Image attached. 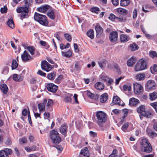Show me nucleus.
Segmentation results:
<instances>
[{"mask_svg":"<svg viewBox=\"0 0 157 157\" xmlns=\"http://www.w3.org/2000/svg\"><path fill=\"white\" fill-rule=\"evenodd\" d=\"M141 148L143 151L149 153L151 151L152 147L148 140L146 138L143 139L141 141Z\"/></svg>","mask_w":157,"mask_h":157,"instance_id":"f257e3e1","label":"nucleus"},{"mask_svg":"<svg viewBox=\"0 0 157 157\" xmlns=\"http://www.w3.org/2000/svg\"><path fill=\"white\" fill-rule=\"evenodd\" d=\"M34 18L42 25L46 26L48 25V22L47 20V17L44 15L35 13Z\"/></svg>","mask_w":157,"mask_h":157,"instance_id":"f03ea898","label":"nucleus"},{"mask_svg":"<svg viewBox=\"0 0 157 157\" xmlns=\"http://www.w3.org/2000/svg\"><path fill=\"white\" fill-rule=\"evenodd\" d=\"M147 63L145 60L141 59L139 60L135 66V69L136 71H139L146 69Z\"/></svg>","mask_w":157,"mask_h":157,"instance_id":"7ed1b4c3","label":"nucleus"},{"mask_svg":"<svg viewBox=\"0 0 157 157\" xmlns=\"http://www.w3.org/2000/svg\"><path fill=\"white\" fill-rule=\"evenodd\" d=\"M50 136L52 142L56 144H59L61 141V138L59 136L58 132L54 130L51 131Z\"/></svg>","mask_w":157,"mask_h":157,"instance_id":"20e7f679","label":"nucleus"},{"mask_svg":"<svg viewBox=\"0 0 157 157\" xmlns=\"http://www.w3.org/2000/svg\"><path fill=\"white\" fill-rule=\"evenodd\" d=\"M16 11L17 13H21L20 17L22 20L28 16L29 9L27 7H20L17 9Z\"/></svg>","mask_w":157,"mask_h":157,"instance_id":"39448f33","label":"nucleus"},{"mask_svg":"<svg viewBox=\"0 0 157 157\" xmlns=\"http://www.w3.org/2000/svg\"><path fill=\"white\" fill-rule=\"evenodd\" d=\"M96 116L99 123L105 122L107 119L106 114L101 111L98 112L96 113Z\"/></svg>","mask_w":157,"mask_h":157,"instance_id":"423d86ee","label":"nucleus"},{"mask_svg":"<svg viewBox=\"0 0 157 157\" xmlns=\"http://www.w3.org/2000/svg\"><path fill=\"white\" fill-rule=\"evenodd\" d=\"M41 66L43 70L47 72L50 71L52 68L51 66L46 61L42 62Z\"/></svg>","mask_w":157,"mask_h":157,"instance_id":"0eeeda50","label":"nucleus"},{"mask_svg":"<svg viewBox=\"0 0 157 157\" xmlns=\"http://www.w3.org/2000/svg\"><path fill=\"white\" fill-rule=\"evenodd\" d=\"M46 87L48 91L53 93L56 92L58 89V86L52 83L48 84Z\"/></svg>","mask_w":157,"mask_h":157,"instance_id":"6e6552de","label":"nucleus"},{"mask_svg":"<svg viewBox=\"0 0 157 157\" xmlns=\"http://www.w3.org/2000/svg\"><path fill=\"white\" fill-rule=\"evenodd\" d=\"M134 90V93L138 94L141 92L143 90V87L139 84L135 83L133 84Z\"/></svg>","mask_w":157,"mask_h":157,"instance_id":"1a4fd4ad","label":"nucleus"},{"mask_svg":"<svg viewBox=\"0 0 157 157\" xmlns=\"http://www.w3.org/2000/svg\"><path fill=\"white\" fill-rule=\"evenodd\" d=\"M101 80L104 82H107V85L109 86L111 85L113 82V80L111 78H109L107 76L101 75L100 77Z\"/></svg>","mask_w":157,"mask_h":157,"instance_id":"9d476101","label":"nucleus"},{"mask_svg":"<svg viewBox=\"0 0 157 157\" xmlns=\"http://www.w3.org/2000/svg\"><path fill=\"white\" fill-rule=\"evenodd\" d=\"M118 34L116 32H113L109 35V40L113 42H116L117 39Z\"/></svg>","mask_w":157,"mask_h":157,"instance_id":"9b49d317","label":"nucleus"},{"mask_svg":"<svg viewBox=\"0 0 157 157\" xmlns=\"http://www.w3.org/2000/svg\"><path fill=\"white\" fill-rule=\"evenodd\" d=\"M51 8V7L49 5H45L38 8H37V10L40 12L45 13L48 10H50Z\"/></svg>","mask_w":157,"mask_h":157,"instance_id":"f8f14e48","label":"nucleus"},{"mask_svg":"<svg viewBox=\"0 0 157 157\" xmlns=\"http://www.w3.org/2000/svg\"><path fill=\"white\" fill-rule=\"evenodd\" d=\"M155 86V83L153 80H150L147 83L146 86L148 90L154 89Z\"/></svg>","mask_w":157,"mask_h":157,"instance_id":"ddd939ff","label":"nucleus"},{"mask_svg":"<svg viewBox=\"0 0 157 157\" xmlns=\"http://www.w3.org/2000/svg\"><path fill=\"white\" fill-rule=\"evenodd\" d=\"M22 60L24 61H27L31 58L30 56L28 54L27 52L25 50L21 56Z\"/></svg>","mask_w":157,"mask_h":157,"instance_id":"4468645a","label":"nucleus"},{"mask_svg":"<svg viewBox=\"0 0 157 157\" xmlns=\"http://www.w3.org/2000/svg\"><path fill=\"white\" fill-rule=\"evenodd\" d=\"M67 127H68L66 125L64 124L61 125L59 128L60 132L65 136H67Z\"/></svg>","mask_w":157,"mask_h":157,"instance_id":"2eb2a0df","label":"nucleus"},{"mask_svg":"<svg viewBox=\"0 0 157 157\" xmlns=\"http://www.w3.org/2000/svg\"><path fill=\"white\" fill-rule=\"evenodd\" d=\"M97 33V36L99 37L103 32L102 28L99 25H97L95 27Z\"/></svg>","mask_w":157,"mask_h":157,"instance_id":"dca6fc26","label":"nucleus"},{"mask_svg":"<svg viewBox=\"0 0 157 157\" xmlns=\"http://www.w3.org/2000/svg\"><path fill=\"white\" fill-rule=\"evenodd\" d=\"M95 88L98 90H103L105 87L104 84L101 82H98L95 84Z\"/></svg>","mask_w":157,"mask_h":157,"instance_id":"f3484780","label":"nucleus"},{"mask_svg":"<svg viewBox=\"0 0 157 157\" xmlns=\"http://www.w3.org/2000/svg\"><path fill=\"white\" fill-rule=\"evenodd\" d=\"M13 80L17 82L22 81L23 78V77L21 75H18L15 74L13 75Z\"/></svg>","mask_w":157,"mask_h":157,"instance_id":"a211bd4d","label":"nucleus"},{"mask_svg":"<svg viewBox=\"0 0 157 157\" xmlns=\"http://www.w3.org/2000/svg\"><path fill=\"white\" fill-rule=\"evenodd\" d=\"M120 98L117 96H114L113 98L112 102L111 104V105H113L115 104H118L121 105L120 104Z\"/></svg>","mask_w":157,"mask_h":157,"instance_id":"6ab92c4d","label":"nucleus"},{"mask_svg":"<svg viewBox=\"0 0 157 157\" xmlns=\"http://www.w3.org/2000/svg\"><path fill=\"white\" fill-rule=\"evenodd\" d=\"M48 16L51 19L54 20L55 17L56 15H55L54 11L50 9L47 13Z\"/></svg>","mask_w":157,"mask_h":157,"instance_id":"aec40b11","label":"nucleus"},{"mask_svg":"<svg viewBox=\"0 0 157 157\" xmlns=\"http://www.w3.org/2000/svg\"><path fill=\"white\" fill-rule=\"evenodd\" d=\"M0 88L4 94H6L8 91V87L5 84H1L0 85Z\"/></svg>","mask_w":157,"mask_h":157,"instance_id":"412c9836","label":"nucleus"},{"mask_svg":"<svg viewBox=\"0 0 157 157\" xmlns=\"http://www.w3.org/2000/svg\"><path fill=\"white\" fill-rule=\"evenodd\" d=\"M139 103L138 100L135 98H132L129 100V104L131 105H135Z\"/></svg>","mask_w":157,"mask_h":157,"instance_id":"4be33fe9","label":"nucleus"},{"mask_svg":"<svg viewBox=\"0 0 157 157\" xmlns=\"http://www.w3.org/2000/svg\"><path fill=\"white\" fill-rule=\"evenodd\" d=\"M117 11L118 13L123 15H125L128 13V11L126 10L121 8L117 9Z\"/></svg>","mask_w":157,"mask_h":157,"instance_id":"5701e85b","label":"nucleus"},{"mask_svg":"<svg viewBox=\"0 0 157 157\" xmlns=\"http://www.w3.org/2000/svg\"><path fill=\"white\" fill-rule=\"evenodd\" d=\"M108 95L106 93H105L102 94L100 97V101L101 102H105L107 100Z\"/></svg>","mask_w":157,"mask_h":157,"instance_id":"b1692460","label":"nucleus"},{"mask_svg":"<svg viewBox=\"0 0 157 157\" xmlns=\"http://www.w3.org/2000/svg\"><path fill=\"white\" fill-rule=\"evenodd\" d=\"M136 61L135 59L132 57L127 61V65L129 67L132 66L135 64Z\"/></svg>","mask_w":157,"mask_h":157,"instance_id":"393cba45","label":"nucleus"},{"mask_svg":"<svg viewBox=\"0 0 157 157\" xmlns=\"http://www.w3.org/2000/svg\"><path fill=\"white\" fill-rule=\"evenodd\" d=\"M62 55L66 57H71L72 55V53L69 50L68 51L64 52L63 51H62Z\"/></svg>","mask_w":157,"mask_h":157,"instance_id":"a878e982","label":"nucleus"},{"mask_svg":"<svg viewBox=\"0 0 157 157\" xmlns=\"http://www.w3.org/2000/svg\"><path fill=\"white\" fill-rule=\"evenodd\" d=\"M7 24L8 26L11 29H13L14 28V23L12 19H9L7 22Z\"/></svg>","mask_w":157,"mask_h":157,"instance_id":"bb28decb","label":"nucleus"},{"mask_svg":"<svg viewBox=\"0 0 157 157\" xmlns=\"http://www.w3.org/2000/svg\"><path fill=\"white\" fill-rule=\"evenodd\" d=\"M87 35L90 38L92 39L94 37V31L92 29H90L86 33Z\"/></svg>","mask_w":157,"mask_h":157,"instance_id":"cd10ccee","label":"nucleus"},{"mask_svg":"<svg viewBox=\"0 0 157 157\" xmlns=\"http://www.w3.org/2000/svg\"><path fill=\"white\" fill-rule=\"evenodd\" d=\"M137 112L139 113L142 114V115L145 112L144 106L143 105L140 106L137 108Z\"/></svg>","mask_w":157,"mask_h":157,"instance_id":"c85d7f7f","label":"nucleus"},{"mask_svg":"<svg viewBox=\"0 0 157 157\" xmlns=\"http://www.w3.org/2000/svg\"><path fill=\"white\" fill-rule=\"evenodd\" d=\"M149 96L150 99L151 100H154L157 98V94L156 92H154L153 93H150L149 94Z\"/></svg>","mask_w":157,"mask_h":157,"instance_id":"c756f323","label":"nucleus"},{"mask_svg":"<svg viewBox=\"0 0 157 157\" xmlns=\"http://www.w3.org/2000/svg\"><path fill=\"white\" fill-rule=\"evenodd\" d=\"M147 133L148 135L151 137L153 138L154 137H156L157 136V134L154 132L151 131L149 129H147Z\"/></svg>","mask_w":157,"mask_h":157,"instance_id":"7c9ffc66","label":"nucleus"},{"mask_svg":"<svg viewBox=\"0 0 157 157\" xmlns=\"http://www.w3.org/2000/svg\"><path fill=\"white\" fill-rule=\"evenodd\" d=\"M85 154L86 155H89V151L87 147H85L82 148L80 154Z\"/></svg>","mask_w":157,"mask_h":157,"instance_id":"2f4dec72","label":"nucleus"},{"mask_svg":"<svg viewBox=\"0 0 157 157\" xmlns=\"http://www.w3.org/2000/svg\"><path fill=\"white\" fill-rule=\"evenodd\" d=\"M56 76V73L53 72L48 74L47 76L48 78L51 80H53Z\"/></svg>","mask_w":157,"mask_h":157,"instance_id":"473e14b6","label":"nucleus"},{"mask_svg":"<svg viewBox=\"0 0 157 157\" xmlns=\"http://www.w3.org/2000/svg\"><path fill=\"white\" fill-rule=\"evenodd\" d=\"M130 48L132 51H134L137 50L139 47L136 44H133L130 45Z\"/></svg>","mask_w":157,"mask_h":157,"instance_id":"72a5a7b5","label":"nucleus"},{"mask_svg":"<svg viewBox=\"0 0 157 157\" xmlns=\"http://www.w3.org/2000/svg\"><path fill=\"white\" fill-rule=\"evenodd\" d=\"M107 63V61L106 60H104V61H99L98 62V63L99 65V66L101 68H103V66L104 67L105 66L106 64Z\"/></svg>","mask_w":157,"mask_h":157,"instance_id":"f704fd0d","label":"nucleus"},{"mask_svg":"<svg viewBox=\"0 0 157 157\" xmlns=\"http://www.w3.org/2000/svg\"><path fill=\"white\" fill-rule=\"evenodd\" d=\"M90 10L92 12L95 13L96 14H98L99 12L100 11V9L96 7H94L91 8Z\"/></svg>","mask_w":157,"mask_h":157,"instance_id":"c9c22d12","label":"nucleus"},{"mask_svg":"<svg viewBox=\"0 0 157 157\" xmlns=\"http://www.w3.org/2000/svg\"><path fill=\"white\" fill-rule=\"evenodd\" d=\"M130 1H121L120 4L121 6H125L130 4Z\"/></svg>","mask_w":157,"mask_h":157,"instance_id":"e433bc0d","label":"nucleus"},{"mask_svg":"<svg viewBox=\"0 0 157 157\" xmlns=\"http://www.w3.org/2000/svg\"><path fill=\"white\" fill-rule=\"evenodd\" d=\"M145 77L144 74H139L137 75L136 76V78L137 79H139V80H143L144 79Z\"/></svg>","mask_w":157,"mask_h":157,"instance_id":"4c0bfd02","label":"nucleus"},{"mask_svg":"<svg viewBox=\"0 0 157 157\" xmlns=\"http://www.w3.org/2000/svg\"><path fill=\"white\" fill-rule=\"evenodd\" d=\"M36 147L35 146H33L31 147H25V149L27 151H32L36 150Z\"/></svg>","mask_w":157,"mask_h":157,"instance_id":"58836bf2","label":"nucleus"},{"mask_svg":"<svg viewBox=\"0 0 157 157\" xmlns=\"http://www.w3.org/2000/svg\"><path fill=\"white\" fill-rule=\"evenodd\" d=\"M120 40L122 42H126L128 41L127 36L125 35L122 34L121 36Z\"/></svg>","mask_w":157,"mask_h":157,"instance_id":"ea45409f","label":"nucleus"},{"mask_svg":"<svg viewBox=\"0 0 157 157\" xmlns=\"http://www.w3.org/2000/svg\"><path fill=\"white\" fill-rule=\"evenodd\" d=\"M72 96V94H70L68 96H66L65 97V101L67 102H71V97Z\"/></svg>","mask_w":157,"mask_h":157,"instance_id":"a19ab883","label":"nucleus"},{"mask_svg":"<svg viewBox=\"0 0 157 157\" xmlns=\"http://www.w3.org/2000/svg\"><path fill=\"white\" fill-rule=\"evenodd\" d=\"M27 49L31 55L34 54L35 50L33 47L29 46L27 48Z\"/></svg>","mask_w":157,"mask_h":157,"instance_id":"79ce46f5","label":"nucleus"},{"mask_svg":"<svg viewBox=\"0 0 157 157\" xmlns=\"http://www.w3.org/2000/svg\"><path fill=\"white\" fill-rule=\"evenodd\" d=\"M149 55L152 58L157 57V53L156 52L154 51H151L149 52Z\"/></svg>","mask_w":157,"mask_h":157,"instance_id":"37998d69","label":"nucleus"},{"mask_svg":"<svg viewBox=\"0 0 157 157\" xmlns=\"http://www.w3.org/2000/svg\"><path fill=\"white\" fill-rule=\"evenodd\" d=\"M18 63H17L16 60L15 59L13 60L12 65V69H16L18 66Z\"/></svg>","mask_w":157,"mask_h":157,"instance_id":"c03bdc74","label":"nucleus"},{"mask_svg":"<svg viewBox=\"0 0 157 157\" xmlns=\"http://www.w3.org/2000/svg\"><path fill=\"white\" fill-rule=\"evenodd\" d=\"M141 29V30L145 34V35L146 36L149 38H151V36H150L149 34H147V33H145V31L144 30V28L143 27V25H141L140 26Z\"/></svg>","mask_w":157,"mask_h":157,"instance_id":"a18cd8bd","label":"nucleus"},{"mask_svg":"<svg viewBox=\"0 0 157 157\" xmlns=\"http://www.w3.org/2000/svg\"><path fill=\"white\" fill-rule=\"evenodd\" d=\"M38 108L40 111L45 110V105L41 103H40L38 105Z\"/></svg>","mask_w":157,"mask_h":157,"instance_id":"49530a36","label":"nucleus"},{"mask_svg":"<svg viewBox=\"0 0 157 157\" xmlns=\"http://www.w3.org/2000/svg\"><path fill=\"white\" fill-rule=\"evenodd\" d=\"M25 7H27L28 9L29 7L32 4V1H25Z\"/></svg>","mask_w":157,"mask_h":157,"instance_id":"de8ad7c7","label":"nucleus"},{"mask_svg":"<svg viewBox=\"0 0 157 157\" xmlns=\"http://www.w3.org/2000/svg\"><path fill=\"white\" fill-rule=\"evenodd\" d=\"M64 37L65 39L69 42H70L71 40V36L68 34H64Z\"/></svg>","mask_w":157,"mask_h":157,"instance_id":"09e8293b","label":"nucleus"},{"mask_svg":"<svg viewBox=\"0 0 157 157\" xmlns=\"http://www.w3.org/2000/svg\"><path fill=\"white\" fill-rule=\"evenodd\" d=\"M131 89V86L129 85H124L123 86V89L124 91H130Z\"/></svg>","mask_w":157,"mask_h":157,"instance_id":"8fccbe9b","label":"nucleus"},{"mask_svg":"<svg viewBox=\"0 0 157 157\" xmlns=\"http://www.w3.org/2000/svg\"><path fill=\"white\" fill-rule=\"evenodd\" d=\"M128 126V122H126L122 126L121 129L123 131L125 132L127 129Z\"/></svg>","mask_w":157,"mask_h":157,"instance_id":"3c124183","label":"nucleus"},{"mask_svg":"<svg viewBox=\"0 0 157 157\" xmlns=\"http://www.w3.org/2000/svg\"><path fill=\"white\" fill-rule=\"evenodd\" d=\"M151 72L152 73H154L155 72L157 71V65L155 64L153 67L150 69Z\"/></svg>","mask_w":157,"mask_h":157,"instance_id":"603ef678","label":"nucleus"},{"mask_svg":"<svg viewBox=\"0 0 157 157\" xmlns=\"http://www.w3.org/2000/svg\"><path fill=\"white\" fill-rule=\"evenodd\" d=\"M142 115H144V116L145 117L148 118H150L151 117V113L149 112H145Z\"/></svg>","mask_w":157,"mask_h":157,"instance_id":"864d4df0","label":"nucleus"},{"mask_svg":"<svg viewBox=\"0 0 157 157\" xmlns=\"http://www.w3.org/2000/svg\"><path fill=\"white\" fill-rule=\"evenodd\" d=\"M0 156L1 157H8V156L6 155L4 151H0Z\"/></svg>","mask_w":157,"mask_h":157,"instance_id":"5fc2aeb1","label":"nucleus"},{"mask_svg":"<svg viewBox=\"0 0 157 157\" xmlns=\"http://www.w3.org/2000/svg\"><path fill=\"white\" fill-rule=\"evenodd\" d=\"M150 105L155 109L156 112L157 113V102L151 103Z\"/></svg>","mask_w":157,"mask_h":157,"instance_id":"6e6d98bb","label":"nucleus"},{"mask_svg":"<svg viewBox=\"0 0 157 157\" xmlns=\"http://www.w3.org/2000/svg\"><path fill=\"white\" fill-rule=\"evenodd\" d=\"M87 94L88 95V96H89L91 99H93L94 98V94L92 93L89 91H87Z\"/></svg>","mask_w":157,"mask_h":157,"instance_id":"4d7b16f0","label":"nucleus"},{"mask_svg":"<svg viewBox=\"0 0 157 157\" xmlns=\"http://www.w3.org/2000/svg\"><path fill=\"white\" fill-rule=\"evenodd\" d=\"M5 153L6 154V155H8V154H11L12 152V151L10 149L6 148L4 150Z\"/></svg>","mask_w":157,"mask_h":157,"instance_id":"13d9d810","label":"nucleus"},{"mask_svg":"<svg viewBox=\"0 0 157 157\" xmlns=\"http://www.w3.org/2000/svg\"><path fill=\"white\" fill-rule=\"evenodd\" d=\"M53 101L51 99H48L47 104V106H51L53 104Z\"/></svg>","mask_w":157,"mask_h":157,"instance_id":"bf43d9fd","label":"nucleus"},{"mask_svg":"<svg viewBox=\"0 0 157 157\" xmlns=\"http://www.w3.org/2000/svg\"><path fill=\"white\" fill-rule=\"evenodd\" d=\"M137 11L136 9H135L133 13V17L134 19L137 16Z\"/></svg>","mask_w":157,"mask_h":157,"instance_id":"052dcab7","label":"nucleus"},{"mask_svg":"<svg viewBox=\"0 0 157 157\" xmlns=\"http://www.w3.org/2000/svg\"><path fill=\"white\" fill-rule=\"evenodd\" d=\"M116 17L113 14H111L110 16L109 17V18L112 21H114L115 18H116Z\"/></svg>","mask_w":157,"mask_h":157,"instance_id":"680f3d73","label":"nucleus"},{"mask_svg":"<svg viewBox=\"0 0 157 157\" xmlns=\"http://www.w3.org/2000/svg\"><path fill=\"white\" fill-rule=\"evenodd\" d=\"M1 12L2 13H6L7 11V8L6 6H4V8H2L0 10Z\"/></svg>","mask_w":157,"mask_h":157,"instance_id":"e2e57ef3","label":"nucleus"},{"mask_svg":"<svg viewBox=\"0 0 157 157\" xmlns=\"http://www.w3.org/2000/svg\"><path fill=\"white\" fill-rule=\"evenodd\" d=\"M75 67L77 71H79L80 69V67L79 63H75Z\"/></svg>","mask_w":157,"mask_h":157,"instance_id":"0e129e2a","label":"nucleus"},{"mask_svg":"<svg viewBox=\"0 0 157 157\" xmlns=\"http://www.w3.org/2000/svg\"><path fill=\"white\" fill-rule=\"evenodd\" d=\"M63 78V76L62 75L59 76L56 79V82L57 83H59L62 78Z\"/></svg>","mask_w":157,"mask_h":157,"instance_id":"69168bd1","label":"nucleus"},{"mask_svg":"<svg viewBox=\"0 0 157 157\" xmlns=\"http://www.w3.org/2000/svg\"><path fill=\"white\" fill-rule=\"evenodd\" d=\"M56 147L58 151H59V152L60 153L63 150V147L61 146L58 145L54 147Z\"/></svg>","mask_w":157,"mask_h":157,"instance_id":"338daca9","label":"nucleus"},{"mask_svg":"<svg viewBox=\"0 0 157 157\" xmlns=\"http://www.w3.org/2000/svg\"><path fill=\"white\" fill-rule=\"evenodd\" d=\"M37 74L44 77L46 76V74L41 70H39L37 72Z\"/></svg>","mask_w":157,"mask_h":157,"instance_id":"774afa93","label":"nucleus"}]
</instances>
